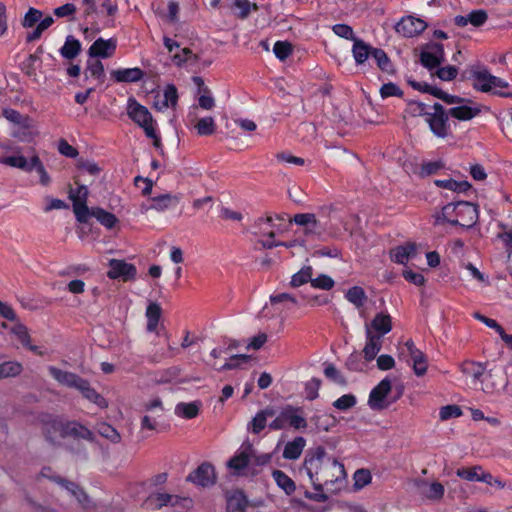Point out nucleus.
Returning a JSON list of instances; mask_svg holds the SVG:
<instances>
[{"label":"nucleus","instance_id":"nucleus-6","mask_svg":"<svg viewBox=\"0 0 512 512\" xmlns=\"http://www.w3.org/2000/svg\"><path fill=\"white\" fill-rule=\"evenodd\" d=\"M414 107V111L418 112L421 115L425 116V121L428 123L431 131L434 135L440 138H445L449 134V124H448V112H446L443 106L439 103H435L431 109L432 112L428 111V106L416 102L412 104Z\"/></svg>","mask_w":512,"mask_h":512},{"label":"nucleus","instance_id":"nucleus-17","mask_svg":"<svg viewBox=\"0 0 512 512\" xmlns=\"http://www.w3.org/2000/svg\"><path fill=\"white\" fill-rule=\"evenodd\" d=\"M188 480L198 486H211L216 480L214 467L209 463H203L188 476Z\"/></svg>","mask_w":512,"mask_h":512},{"label":"nucleus","instance_id":"nucleus-64","mask_svg":"<svg viewBox=\"0 0 512 512\" xmlns=\"http://www.w3.org/2000/svg\"><path fill=\"white\" fill-rule=\"evenodd\" d=\"M357 403L356 397L353 394H345L333 402V406L341 411L348 410L354 407Z\"/></svg>","mask_w":512,"mask_h":512},{"label":"nucleus","instance_id":"nucleus-60","mask_svg":"<svg viewBox=\"0 0 512 512\" xmlns=\"http://www.w3.org/2000/svg\"><path fill=\"white\" fill-rule=\"evenodd\" d=\"M462 414L463 413H462L460 406H458L456 404L442 406L439 409V419L441 421H447L449 419L459 418L460 416H462Z\"/></svg>","mask_w":512,"mask_h":512},{"label":"nucleus","instance_id":"nucleus-31","mask_svg":"<svg viewBox=\"0 0 512 512\" xmlns=\"http://www.w3.org/2000/svg\"><path fill=\"white\" fill-rule=\"evenodd\" d=\"M162 316V308L156 302H150L146 308L145 317L147 320L146 329L148 332L159 334L158 328Z\"/></svg>","mask_w":512,"mask_h":512},{"label":"nucleus","instance_id":"nucleus-29","mask_svg":"<svg viewBox=\"0 0 512 512\" xmlns=\"http://www.w3.org/2000/svg\"><path fill=\"white\" fill-rule=\"evenodd\" d=\"M417 253V248L414 243H406L397 246L390 251L391 260L397 264H406L410 259H413Z\"/></svg>","mask_w":512,"mask_h":512},{"label":"nucleus","instance_id":"nucleus-53","mask_svg":"<svg viewBox=\"0 0 512 512\" xmlns=\"http://www.w3.org/2000/svg\"><path fill=\"white\" fill-rule=\"evenodd\" d=\"M346 366L349 370L355 372H363L368 369V362L362 359L358 352H353L346 361Z\"/></svg>","mask_w":512,"mask_h":512},{"label":"nucleus","instance_id":"nucleus-16","mask_svg":"<svg viewBox=\"0 0 512 512\" xmlns=\"http://www.w3.org/2000/svg\"><path fill=\"white\" fill-rule=\"evenodd\" d=\"M178 103L177 88L173 84L165 86L162 92L155 96L154 107L158 111H165L169 108L174 109Z\"/></svg>","mask_w":512,"mask_h":512},{"label":"nucleus","instance_id":"nucleus-5","mask_svg":"<svg viewBox=\"0 0 512 512\" xmlns=\"http://www.w3.org/2000/svg\"><path fill=\"white\" fill-rule=\"evenodd\" d=\"M300 307V302L296 296L290 293H275L269 298L261 314L263 317H279L285 319L293 315Z\"/></svg>","mask_w":512,"mask_h":512},{"label":"nucleus","instance_id":"nucleus-7","mask_svg":"<svg viewBox=\"0 0 512 512\" xmlns=\"http://www.w3.org/2000/svg\"><path fill=\"white\" fill-rule=\"evenodd\" d=\"M126 112L128 117L144 130L145 135L157 144L159 136L156 130V122L148 108L140 104L134 97H129Z\"/></svg>","mask_w":512,"mask_h":512},{"label":"nucleus","instance_id":"nucleus-25","mask_svg":"<svg viewBox=\"0 0 512 512\" xmlns=\"http://www.w3.org/2000/svg\"><path fill=\"white\" fill-rule=\"evenodd\" d=\"M111 78L118 83H135L143 79L144 71L139 67L112 70Z\"/></svg>","mask_w":512,"mask_h":512},{"label":"nucleus","instance_id":"nucleus-52","mask_svg":"<svg viewBox=\"0 0 512 512\" xmlns=\"http://www.w3.org/2000/svg\"><path fill=\"white\" fill-rule=\"evenodd\" d=\"M22 371L21 363L17 361H7L0 364V379L15 377Z\"/></svg>","mask_w":512,"mask_h":512},{"label":"nucleus","instance_id":"nucleus-3","mask_svg":"<svg viewBox=\"0 0 512 512\" xmlns=\"http://www.w3.org/2000/svg\"><path fill=\"white\" fill-rule=\"evenodd\" d=\"M286 230V219L282 216L259 217L253 225V233L259 236V241L265 248L280 246L275 240L276 235Z\"/></svg>","mask_w":512,"mask_h":512},{"label":"nucleus","instance_id":"nucleus-12","mask_svg":"<svg viewBox=\"0 0 512 512\" xmlns=\"http://www.w3.org/2000/svg\"><path fill=\"white\" fill-rule=\"evenodd\" d=\"M302 227V233L308 238H318L322 233V226L312 213H299L289 220Z\"/></svg>","mask_w":512,"mask_h":512},{"label":"nucleus","instance_id":"nucleus-8","mask_svg":"<svg viewBox=\"0 0 512 512\" xmlns=\"http://www.w3.org/2000/svg\"><path fill=\"white\" fill-rule=\"evenodd\" d=\"M269 427L272 430H281L286 427L299 430L307 427V421L301 408L288 405L279 412Z\"/></svg>","mask_w":512,"mask_h":512},{"label":"nucleus","instance_id":"nucleus-57","mask_svg":"<svg viewBox=\"0 0 512 512\" xmlns=\"http://www.w3.org/2000/svg\"><path fill=\"white\" fill-rule=\"evenodd\" d=\"M54 22V19L52 16H46L45 18L40 19L39 23L37 24L36 28L27 35L28 41H34L41 37L42 33L48 29Z\"/></svg>","mask_w":512,"mask_h":512},{"label":"nucleus","instance_id":"nucleus-47","mask_svg":"<svg viewBox=\"0 0 512 512\" xmlns=\"http://www.w3.org/2000/svg\"><path fill=\"white\" fill-rule=\"evenodd\" d=\"M91 216L96 218L98 222L108 229H112L118 222V219L114 214L102 208H93L91 210Z\"/></svg>","mask_w":512,"mask_h":512},{"label":"nucleus","instance_id":"nucleus-38","mask_svg":"<svg viewBox=\"0 0 512 512\" xmlns=\"http://www.w3.org/2000/svg\"><path fill=\"white\" fill-rule=\"evenodd\" d=\"M272 478L276 485L284 491L286 495H292L296 490V484L291 477L281 470L275 469L272 472Z\"/></svg>","mask_w":512,"mask_h":512},{"label":"nucleus","instance_id":"nucleus-21","mask_svg":"<svg viewBox=\"0 0 512 512\" xmlns=\"http://www.w3.org/2000/svg\"><path fill=\"white\" fill-rule=\"evenodd\" d=\"M164 45L170 53H173L172 59L177 66H181L182 64L193 61L195 59V55L190 49H180L179 44L171 38L165 37Z\"/></svg>","mask_w":512,"mask_h":512},{"label":"nucleus","instance_id":"nucleus-18","mask_svg":"<svg viewBox=\"0 0 512 512\" xmlns=\"http://www.w3.org/2000/svg\"><path fill=\"white\" fill-rule=\"evenodd\" d=\"M407 350L410 361L412 362V368L417 376H423L427 372L428 364L427 359L423 352L416 348L412 340H407L404 344Z\"/></svg>","mask_w":512,"mask_h":512},{"label":"nucleus","instance_id":"nucleus-15","mask_svg":"<svg viewBox=\"0 0 512 512\" xmlns=\"http://www.w3.org/2000/svg\"><path fill=\"white\" fill-rule=\"evenodd\" d=\"M427 27L424 20L414 16L403 17L395 26L396 32L404 37H414L422 33Z\"/></svg>","mask_w":512,"mask_h":512},{"label":"nucleus","instance_id":"nucleus-28","mask_svg":"<svg viewBox=\"0 0 512 512\" xmlns=\"http://www.w3.org/2000/svg\"><path fill=\"white\" fill-rule=\"evenodd\" d=\"M365 336L366 341L363 348V357L368 363H370L376 359L378 353L380 352L383 340L380 338V336H375V333H372L371 331H365Z\"/></svg>","mask_w":512,"mask_h":512},{"label":"nucleus","instance_id":"nucleus-50","mask_svg":"<svg viewBox=\"0 0 512 512\" xmlns=\"http://www.w3.org/2000/svg\"><path fill=\"white\" fill-rule=\"evenodd\" d=\"M194 127L200 136L212 135L216 130L215 120L211 116L199 119Z\"/></svg>","mask_w":512,"mask_h":512},{"label":"nucleus","instance_id":"nucleus-9","mask_svg":"<svg viewBox=\"0 0 512 512\" xmlns=\"http://www.w3.org/2000/svg\"><path fill=\"white\" fill-rule=\"evenodd\" d=\"M392 390V382L388 377L381 380L370 392L368 406L374 411H382L388 408L395 400H389Z\"/></svg>","mask_w":512,"mask_h":512},{"label":"nucleus","instance_id":"nucleus-23","mask_svg":"<svg viewBox=\"0 0 512 512\" xmlns=\"http://www.w3.org/2000/svg\"><path fill=\"white\" fill-rule=\"evenodd\" d=\"M443 60L444 50L441 44H432L421 53V62L429 69L439 66Z\"/></svg>","mask_w":512,"mask_h":512},{"label":"nucleus","instance_id":"nucleus-37","mask_svg":"<svg viewBox=\"0 0 512 512\" xmlns=\"http://www.w3.org/2000/svg\"><path fill=\"white\" fill-rule=\"evenodd\" d=\"M0 164H4L13 168L21 169L25 172H31L32 158L26 159L20 153H15L12 156L0 155Z\"/></svg>","mask_w":512,"mask_h":512},{"label":"nucleus","instance_id":"nucleus-1","mask_svg":"<svg viewBox=\"0 0 512 512\" xmlns=\"http://www.w3.org/2000/svg\"><path fill=\"white\" fill-rule=\"evenodd\" d=\"M301 470L316 491L315 494L305 493V497L311 500L325 501L326 493H336L346 484L344 465L335 457L329 456L321 446L307 452Z\"/></svg>","mask_w":512,"mask_h":512},{"label":"nucleus","instance_id":"nucleus-56","mask_svg":"<svg viewBox=\"0 0 512 512\" xmlns=\"http://www.w3.org/2000/svg\"><path fill=\"white\" fill-rule=\"evenodd\" d=\"M346 299L354 304L356 307H361L363 306L365 300H366V295H365V292L364 290L359 287V286H354L352 288H350L347 292H346V295H345Z\"/></svg>","mask_w":512,"mask_h":512},{"label":"nucleus","instance_id":"nucleus-48","mask_svg":"<svg viewBox=\"0 0 512 512\" xmlns=\"http://www.w3.org/2000/svg\"><path fill=\"white\" fill-rule=\"evenodd\" d=\"M461 370L467 376L472 377L474 380H480L484 377L485 366L480 362L466 361L462 364Z\"/></svg>","mask_w":512,"mask_h":512},{"label":"nucleus","instance_id":"nucleus-43","mask_svg":"<svg viewBox=\"0 0 512 512\" xmlns=\"http://www.w3.org/2000/svg\"><path fill=\"white\" fill-rule=\"evenodd\" d=\"M314 275V270L312 266L307 265L303 266L298 272L294 273L290 280V286L293 288H298L306 283L311 284L312 276Z\"/></svg>","mask_w":512,"mask_h":512},{"label":"nucleus","instance_id":"nucleus-13","mask_svg":"<svg viewBox=\"0 0 512 512\" xmlns=\"http://www.w3.org/2000/svg\"><path fill=\"white\" fill-rule=\"evenodd\" d=\"M108 265L109 270L107 276L112 280L129 281L136 277V267L131 263L124 260L111 259Z\"/></svg>","mask_w":512,"mask_h":512},{"label":"nucleus","instance_id":"nucleus-2","mask_svg":"<svg viewBox=\"0 0 512 512\" xmlns=\"http://www.w3.org/2000/svg\"><path fill=\"white\" fill-rule=\"evenodd\" d=\"M468 79L472 81L475 90L483 93H493L500 96H507L502 89L508 87V83L494 75L480 64L471 65L468 69Z\"/></svg>","mask_w":512,"mask_h":512},{"label":"nucleus","instance_id":"nucleus-40","mask_svg":"<svg viewBox=\"0 0 512 512\" xmlns=\"http://www.w3.org/2000/svg\"><path fill=\"white\" fill-rule=\"evenodd\" d=\"M200 406L201 404L198 401L189 403L181 402L175 406L174 412L178 417L184 419H193L198 415Z\"/></svg>","mask_w":512,"mask_h":512},{"label":"nucleus","instance_id":"nucleus-14","mask_svg":"<svg viewBox=\"0 0 512 512\" xmlns=\"http://www.w3.org/2000/svg\"><path fill=\"white\" fill-rule=\"evenodd\" d=\"M477 220L478 208L476 205L465 201L458 202L454 225L470 228L477 222Z\"/></svg>","mask_w":512,"mask_h":512},{"label":"nucleus","instance_id":"nucleus-30","mask_svg":"<svg viewBox=\"0 0 512 512\" xmlns=\"http://www.w3.org/2000/svg\"><path fill=\"white\" fill-rule=\"evenodd\" d=\"M250 447L239 449L235 455L229 460L228 467L237 475H243L244 470L250 461Z\"/></svg>","mask_w":512,"mask_h":512},{"label":"nucleus","instance_id":"nucleus-58","mask_svg":"<svg viewBox=\"0 0 512 512\" xmlns=\"http://www.w3.org/2000/svg\"><path fill=\"white\" fill-rule=\"evenodd\" d=\"M354 487L360 490L371 483L372 475L368 469H358L353 475Z\"/></svg>","mask_w":512,"mask_h":512},{"label":"nucleus","instance_id":"nucleus-44","mask_svg":"<svg viewBox=\"0 0 512 512\" xmlns=\"http://www.w3.org/2000/svg\"><path fill=\"white\" fill-rule=\"evenodd\" d=\"M435 184L440 188H444L457 193L466 192L471 188V185L468 181H456L451 178L436 180Z\"/></svg>","mask_w":512,"mask_h":512},{"label":"nucleus","instance_id":"nucleus-51","mask_svg":"<svg viewBox=\"0 0 512 512\" xmlns=\"http://www.w3.org/2000/svg\"><path fill=\"white\" fill-rule=\"evenodd\" d=\"M273 411L272 410H263L258 412L254 418L252 419L250 423V428L253 433L258 434L260 433L267 424V417L272 416Z\"/></svg>","mask_w":512,"mask_h":512},{"label":"nucleus","instance_id":"nucleus-32","mask_svg":"<svg viewBox=\"0 0 512 512\" xmlns=\"http://www.w3.org/2000/svg\"><path fill=\"white\" fill-rule=\"evenodd\" d=\"M374 48L361 39H354L352 56L356 65H363L369 57H372Z\"/></svg>","mask_w":512,"mask_h":512},{"label":"nucleus","instance_id":"nucleus-39","mask_svg":"<svg viewBox=\"0 0 512 512\" xmlns=\"http://www.w3.org/2000/svg\"><path fill=\"white\" fill-rule=\"evenodd\" d=\"M59 484L70 493L71 496L75 497L80 505L83 507H88L90 504V499L87 494L75 483L68 482L66 480H59Z\"/></svg>","mask_w":512,"mask_h":512},{"label":"nucleus","instance_id":"nucleus-41","mask_svg":"<svg viewBox=\"0 0 512 512\" xmlns=\"http://www.w3.org/2000/svg\"><path fill=\"white\" fill-rule=\"evenodd\" d=\"M78 390L81 392L84 398L89 400L90 402L96 404L100 408L107 407V401L97 393L93 388L90 387L89 383L86 380H83Z\"/></svg>","mask_w":512,"mask_h":512},{"label":"nucleus","instance_id":"nucleus-10","mask_svg":"<svg viewBox=\"0 0 512 512\" xmlns=\"http://www.w3.org/2000/svg\"><path fill=\"white\" fill-rule=\"evenodd\" d=\"M453 102L449 105H454L448 110L449 116L459 121H469L480 114L481 106L471 99L462 98L454 95Z\"/></svg>","mask_w":512,"mask_h":512},{"label":"nucleus","instance_id":"nucleus-24","mask_svg":"<svg viewBox=\"0 0 512 512\" xmlns=\"http://www.w3.org/2000/svg\"><path fill=\"white\" fill-rule=\"evenodd\" d=\"M116 46L117 42L113 38H99L90 46L88 53L91 57L108 58L114 54Z\"/></svg>","mask_w":512,"mask_h":512},{"label":"nucleus","instance_id":"nucleus-35","mask_svg":"<svg viewBox=\"0 0 512 512\" xmlns=\"http://www.w3.org/2000/svg\"><path fill=\"white\" fill-rule=\"evenodd\" d=\"M180 201V198L176 195L169 193L161 194L151 198L150 209L158 212H163L169 208L175 207Z\"/></svg>","mask_w":512,"mask_h":512},{"label":"nucleus","instance_id":"nucleus-22","mask_svg":"<svg viewBox=\"0 0 512 512\" xmlns=\"http://www.w3.org/2000/svg\"><path fill=\"white\" fill-rule=\"evenodd\" d=\"M392 329V321L390 315L380 312L375 315L370 324H366L365 331L375 333V336H380L382 339L384 335L388 334Z\"/></svg>","mask_w":512,"mask_h":512},{"label":"nucleus","instance_id":"nucleus-62","mask_svg":"<svg viewBox=\"0 0 512 512\" xmlns=\"http://www.w3.org/2000/svg\"><path fill=\"white\" fill-rule=\"evenodd\" d=\"M10 331L13 335H15L18 338V340L22 343L23 346L28 345V343L30 342V335L28 329L22 323H15L11 327Z\"/></svg>","mask_w":512,"mask_h":512},{"label":"nucleus","instance_id":"nucleus-20","mask_svg":"<svg viewBox=\"0 0 512 512\" xmlns=\"http://www.w3.org/2000/svg\"><path fill=\"white\" fill-rule=\"evenodd\" d=\"M181 500L186 503H191L188 498L180 499L178 496H174L167 493H154L151 494L145 501V505L148 509L157 510L164 506H176Z\"/></svg>","mask_w":512,"mask_h":512},{"label":"nucleus","instance_id":"nucleus-59","mask_svg":"<svg viewBox=\"0 0 512 512\" xmlns=\"http://www.w3.org/2000/svg\"><path fill=\"white\" fill-rule=\"evenodd\" d=\"M335 285V281L326 274H319L316 277L312 276L311 286L314 289L331 290Z\"/></svg>","mask_w":512,"mask_h":512},{"label":"nucleus","instance_id":"nucleus-33","mask_svg":"<svg viewBox=\"0 0 512 512\" xmlns=\"http://www.w3.org/2000/svg\"><path fill=\"white\" fill-rule=\"evenodd\" d=\"M194 84L198 87V105L204 110H211L215 106V100L211 96L210 90L204 85V81L201 77H193Z\"/></svg>","mask_w":512,"mask_h":512},{"label":"nucleus","instance_id":"nucleus-27","mask_svg":"<svg viewBox=\"0 0 512 512\" xmlns=\"http://www.w3.org/2000/svg\"><path fill=\"white\" fill-rule=\"evenodd\" d=\"M51 376L58 382L60 383L61 385H65L67 387H71V388H75L78 390V388L80 387L81 383L83 382L84 379L80 378L78 375L74 374V373H71V372H68V371H63L61 369H58L54 366H50L48 368Z\"/></svg>","mask_w":512,"mask_h":512},{"label":"nucleus","instance_id":"nucleus-19","mask_svg":"<svg viewBox=\"0 0 512 512\" xmlns=\"http://www.w3.org/2000/svg\"><path fill=\"white\" fill-rule=\"evenodd\" d=\"M417 491L419 495L427 500L439 501L445 493L444 486L438 481L421 480L417 483Z\"/></svg>","mask_w":512,"mask_h":512},{"label":"nucleus","instance_id":"nucleus-4","mask_svg":"<svg viewBox=\"0 0 512 512\" xmlns=\"http://www.w3.org/2000/svg\"><path fill=\"white\" fill-rule=\"evenodd\" d=\"M44 433L46 438L55 442L58 438L72 436L75 438H82L86 440L93 439V433L82 424L75 421H68L64 423L59 419L49 418L44 424Z\"/></svg>","mask_w":512,"mask_h":512},{"label":"nucleus","instance_id":"nucleus-49","mask_svg":"<svg viewBox=\"0 0 512 512\" xmlns=\"http://www.w3.org/2000/svg\"><path fill=\"white\" fill-rule=\"evenodd\" d=\"M458 209V202L457 203H449L445 205L441 212L436 217V223L442 224V223H449L454 225V220L456 216V210Z\"/></svg>","mask_w":512,"mask_h":512},{"label":"nucleus","instance_id":"nucleus-42","mask_svg":"<svg viewBox=\"0 0 512 512\" xmlns=\"http://www.w3.org/2000/svg\"><path fill=\"white\" fill-rule=\"evenodd\" d=\"M80 50H81V44H80L79 40H77L73 36H68V37H66L64 45L60 49V54L63 58L72 60L76 56H78V54L80 53Z\"/></svg>","mask_w":512,"mask_h":512},{"label":"nucleus","instance_id":"nucleus-36","mask_svg":"<svg viewBox=\"0 0 512 512\" xmlns=\"http://www.w3.org/2000/svg\"><path fill=\"white\" fill-rule=\"evenodd\" d=\"M487 471L480 465L471 467H462L456 470V475L466 481L470 482H483Z\"/></svg>","mask_w":512,"mask_h":512},{"label":"nucleus","instance_id":"nucleus-46","mask_svg":"<svg viewBox=\"0 0 512 512\" xmlns=\"http://www.w3.org/2000/svg\"><path fill=\"white\" fill-rule=\"evenodd\" d=\"M247 499L242 492H234L227 500V512H245Z\"/></svg>","mask_w":512,"mask_h":512},{"label":"nucleus","instance_id":"nucleus-54","mask_svg":"<svg viewBox=\"0 0 512 512\" xmlns=\"http://www.w3.org/2000/svg\"><path fill=\"white\" fill-rule=\"evenodd\" d=\"M233 12L239 18H246L251 10H256L257 6L249 0H235L232 6Z\"/></svg>","mask_w":512,"mask_h":512},{"label":"nucleus","instance_id":"nucleus-11","mask_svg":"<svg viewBox=\"0 0 512 512\" xmlns=\"http://www.w3.org/2000/svg\"><path fill=\"white\" fill-rule=\"evenodd\" d=\"M508 386V378L500 369L489 370L481 379V390L491 396L502 395Z\"/></svg>","mask_w":512,"mask_h":512},{"label":"nucleus","instance_id":"nucleus-26","mask_svg":"<svg viewBox=\"0 0 512 512\" xmlns=\"http://www.w3.org/2000/svg\"><path fill=\"white\" fill-rule=\"evenodd\" d=\"M488 19V14L483 9L473 10L467 15H458L454 18V23L459 27H465L468 24L473 27H480Z\"/></svg>","mask_w":512,"mask_h":512},{"label":"nucleus","instance_id":"nucleus-45","mask_svg":"<svg viewBox=\"0 0 512 512\" xmlns=\"http://www.w3.org/2000/svg\"><path fill=\"white\" fill-rule=\"evenodd\" d=\"M3 116L11 123L17 124L24 129H32V121L27 116H22L17 110L6 108L3 110Z\"/></svg>","mask_w":512,"mask_h":512},{"label":"nucleus","instance_id":"nucleus-55","mask_svg":"<svg viewBox=\"0 0 512 512\" xmlns=\"http://www.w3.org/2000/svg\"><path fill=\"white\" fill-rule=\"evenodd\" d=\"M97 432L112 443H119L121 441L119 432L107 423H99L97 425Z\"/></svg>","mask_w":512,"mask_h":512},{"label":"nucleus","instance_id":"nucleus-34","mask_svg":"<svg viewBox=\"0 0 512 512\" xmlns=\"http://www.w3.org/2000/svg\"><path fill=\"white\" fill-rule=\"evenodd\" d=\"M305 446L306 440L304 437H295L285 444L282 456L286 460H297L301 456Z\"/></svg>","mask_w":512,"mask_h":512},{"label":"nucleus","instance_id":"nucleus-61","mask_svg":"<svg viewBox=\"0 0 512 512\" xmlns=\"http://www.w3.org/2000/svg\"><path fill=\"white\" fill-rule=\"evenodd\" d=\"M35 170L40 178V183L43 186H48L50 184V177L48 173L46 172L43 164L41 163L38 156L34 155L32 157V165H31V172Z\"/></svg>","mask_w":512,"mask_h":512},{"label":"nucleus","instance_id":"nucleus-63","mask_svg":"<svg viewBox=\"0 0 512 512\" xmlns=\"http://www.w3.org/2000/svg\"><path fill=\"white\" fill-rule=\"evenodd\" d=\"M273 52H274L275 56L279 60L284 61L285 59H287L291 55V53H292V46L288 42L277 41L274 44Z\"/></svg>","mask_w":512,"mask_h":512}]
</instances>
